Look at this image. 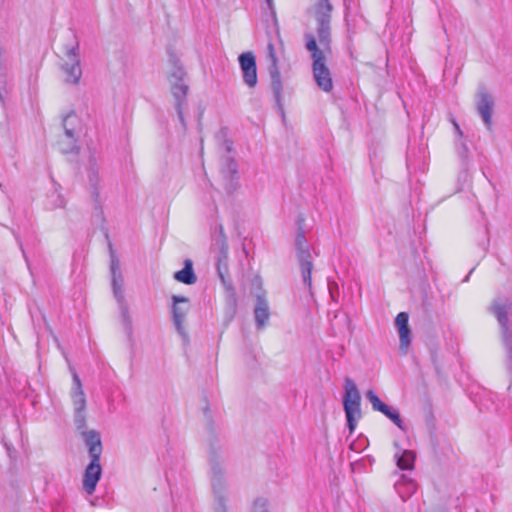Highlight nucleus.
Wrapping results in <instances>:
<instances>
[{
	"label": "nucleus",
	"mask_w": 512,
	"mask_h": 512,
	"mask_svg": "<svg viewBox=\"0 0 512 512\" xmlns=\"http://www.w3.org/2000/svg\"><path fill=\"white\" fill-rule=\"evenodd\" d=\"M82 70L75 49L66 54V83L77 84L81 78Z\"/></svg>",
	"instance_id": "nucleus-6"
},
{
	"label": "nucleus",
	"mask_w": 512,
	"mask_h": 512,
	"mask_svg": "<svg viewBox=\"0 0 512 512\" xmlns=\"http://www.w3.org/2000/svg\"><path fill=\"white\" fill-rule=\"evenodd\" d=\"M89 454L91 461L85 469L83 488L88 494L95 492L98 481L100 480L102 468L100 465V456L102 454V444L99 435L91 432L87 437Z\"/></svg>",
	"instance_id": "nucleus-2"
},
{
	"label": "nucleus",
	"mask_w": 512,
	"mask_h": 512,
	"mask_svg": "<svg viewBox=\"0 0 512 512\" xmlns=\"http://www.w3.org/2000/svg\"><path fill=\"white\" fill-rule=\"evenodd\" d=\"M268 49H269V55L272 58L273 63L276 64V56H275V50H274L273 44H269Z\"/></svg>",
	"instance_id": "nucleus-19"
},
{
	"label": "nucleus",
	"mask_w": 512,
	"mask_h": 512,
	"mask_svg": "<svg viewBox=\"0 0 512 512\" xmlns=\"http://www.w3.org/2000/svg\"><path fill=\"white\" fill-rule=\"evenodd\" d=\"M72 380L70 384L69 396L74 409V417L77 427L83 428L85 425L86 395L82 382L77 373L72 370Z\"/></svg>",
	"instance_id": "nucleus-4"
},
{
	"label": "nucleus",
	"mask_w": 512,
	"mask_h": 512,
	"mask_svg": "<svg viewBox=\"0 0 512 512\" xmlns=\"http://www.w3.org/2000/svg\"><path fill=\"white\" fill-rule=\"evenodd\" d=\"M1 65H5V64H4V50H3L2 45L0 44V66Z\"/></svg>",
	"instance_id": "nucleus-20"
},
{
	"label": "nucleus",
	"mask_w": 512,
	"mask_h": 512,
	"mask_svg": "<svg viewBox=\"0 0 512 512\" xmlns=\"http://www.w3.org/2000/svg\"><path fill=\"white\" fill-rule=\"evenodd\" d=\"M311 1L309 13L316 23V35L306 34V48L311 54L313 76L317 86L324 92H330L333 89V80L326 65V55L331 54L333 5L331 0Z\"/></svg>",
	"instance_id": "nucleus-1"
},
{
	"label": "nucleus",
	"mask_w": 512,
	"mask_h": 512,
	"mask_svg": "<svg viewBox=\"0 0 512 512\" xmlns=\"http://www.w3.org/2000/svg\"><path fill=\"white\" fill-rule=\"evenodd\" d=\"M7 82V74H6V67L5 65L0 66V99L3 98L2 93L5 90Z\"/></svg>",
	"instance_id": "nucleus-15"
},
{
	"label": "nucleus",
	"mask_w": 512,
	"mask_h": 512,
	"mask_svg": "<svg viewBox=\"0 0 512 512\" xmlns=\"http://www.w3.org/2000/svg\"><path fill=\"white\" fill-rule=\"evenodd\" d=\"M73 138V135L70 131L66 130V153L74 151L75 146L73 145L71 149H68L69 146V140Z\"/></svg>",
	"instance_id": "nucleus-18"
},
{
	"label": "nucleus",
	"mask_w": 512,
	"mask_h": 512,
	"mask_svg": "<svg viewBox=\"0 0 512 512\" xmlns=\"http://www.w3.org/2000/svg\"><path fill=\"white\" fill-rule=\"evenodd\" d=\"M383 414L387 416L389 419H391L399 428H402V419L397 412L392 411L390 408H388V411Z\"/></svg>",
	"instance_id": "nucleus-16"
},
{
	"label": "nucleus",
	"mask_w": 512,
	"mask_h": 512,
	"mask_svg": "<svg viewBox=\"0 0 512 512\" xmlns=\"http://www.w3.org/2000/svg\"><path fill=\"white\" fill-rule=\"evenodd\" d=\"M492 111H493V102L487 97L483 98L479 105V112H480L481 116L483 117L487 126L491 125Z\"/></svg>",
	"instance_id": "nucleus-11"
},
{
	"label": "nucleus",
	"mask_w": 512,
	"mask_h": 512,
	"mask_svg": "<svg viewBox=\"0 0 512 512\" xmlns=\"http://www.w3.org/2000/svg\"><path fill=\"white\" fill-rule=\"evenodd\" d=\"M312 269H313V264L310 261L305 260L301 263L302 277H303L305 284L309 288H311V286H312Z\"/></svg>",
	"instance_id": "nucleus-14"
},
{
	"label": "nucleus",
	"mask_w": 512,
	"mask_h": 512,
	"mask_svg": "<svg viewBox=\"0 0 512 512\" xmlns=\"http://www.w3.org/2000/svg\"><path fill=\"white\" fill-rule=\"evenodd\" d=\"M497 316L500 321H503L506 318V315L500 310L498 311Z\"/></svg>",
	"instance_id": "nucleus-21"
},
{
	"label": "nucleus",
	"mask_w": 512,
	"mask_h": 512,
	"mask_svg": "<svg viewBox=\"0 0 512 512\" xmlns=\"http://www.w3.org/2000/svg\"><path fill=\"white\" fill-rule=\"evenodd\" d=\"M408 321L409 316L406 312H400L395 319V323L399 330L401 346L405 349L410 345L411 331L408 325Z\"/></svg>",
	"instance_id": "nucleus-8"
},
{
	"label": "nucleus",
	"mask_w": 512,
	"mask_h": 512,
	"mask_svg": "<svg viewBox=\"0 0 512 512\" xmlns=\"http://www.w3.org/2000/svg\"><path fill=\"white\" fill-rule=\"evenodd\" d=\"M254 512H267L264 505H260Z\"/></svg>",
	"instance_id": "nucleus-22"
},
{
	"label": "nucleus",
	"mask_w": 512,
	"mask_h": 512,
	"mask_svg": "<svg viewBox=\"0 0 512 512\" xmlns=\"http://www.w3.org/2000/svg\"><path fill=\"white\" fill-rule=\"evenodd\" d=\"M188 298L183 296H173V320L180 331L183 329L184 320L188 311Z\"/></svg>",
	"instance_id": "nucleus-7"
},
{
	"label": "nucleus",
	"mask_w": 512,
	"mask_h": 512,
	"mask_svg": "<svg viewBox=\"0 0 512 512\" xmlns=\"http://www.w3.org/2000/svg\"><path fill=\"white\" fill-rule=\"evenodd\" d=\"M187 86L183 85V84H179V85H176L173 87V94L180 98V97H185L186 96V93H187Z\"/></svg>",
	"instance_id": "nucleus-17"
},
{
	"label": "nucleus",
	"mask_w": 512,
	"mask_h": 512,
	"mask_svg": "<svg viewBox=\"0 0 512 512\" xmlns=\"http://www.w3.org/2000/svg\"><path fill=\"white\" fill-rule=\"evenodd\" d=\"M367 398L372 404L374 410L379 411L381 413H386L388 411V406L381 401V399L372 391L369 390L367 392Z\"/></svg>",
	"instance_id": "nucleus-12"
},
{
	"label": "nucleus",
	"mask_w": 512,
	"mask_h": 512,
	"mask_svg": "<svg viewBox=\"0 0 512 512\" xmlns=\"http://www.w3.org/2000/svg\"><path fill=\"white\" fill-rule=\"evenodd\" d=\"M414 455L410 451H404L398 458L397 465L402 470H408L413 467Z\"/></svg>",
	"instance_id": "nucleus-13"
},
{
	"label": "nucleus",
	"mask_w": 512,
	"mask_h": 512,
	"mask_svg": "<svg viewBox=\"0 0 512 512\" xmlns=\"http://www.w3.org/2000/svg\"><path fill=\"white\" fill-rule=\"evenodd\" d=\"M175 280L180 283H184L187 285L194 284L197 281V277L193 270V263L190 259H186L184 261V268L180 271H177L174 274Z\"/></svg>",
	"instance_id": "nucleus-9"
},
{
	"label": "nucleus",
	"mask_w": 512,
	"mask_h": 512,
	"mask_svg": "<svg viewBox=\"0 0 512 512\" xmlns=\"http://www.w3.org/2000/svg\"><path fill=\"white\" fill-rule=\"evenodd\" d=\"M239 63L243 74L244 82L250 88L257 84L256 58L252 52H245L239 56Z\"/></svg>",
	"instance_id": "nucleus-5"
},
{
	"label": "nucleus",
	"mask_w": 512,
	"mask_h": 512,
	"mask_svg": "<svg viewBox=\"0 0 512 512\" xmlns=\"http://www.w3.org/2000/svg\"><path fill=\"white\" fill-rule=\"evenodd\" d=\"M343 405L347 418V425L352 433L357 426V421L361 418V397L356 384L349 378L345 380Z\"/></svg>",
	"instance_id": "nucleus-3"
},
{
	"label": "nucleus",
	"mask_w": 512,
	"mask_h": 512,
	"mask_svg": "<svg viewBox=\"0 0 512 512\" xmlns=\"http://www.w3.org/2000/svg\"><path fill=\"white\" fill-rule=\"evenodd\" d=\"M255 321L258 328H263L269 320L270 311L266 300L259 298L255 311Z\"/></svg>",
	"instance_id": "nucleus-10"
}]
</instances>
